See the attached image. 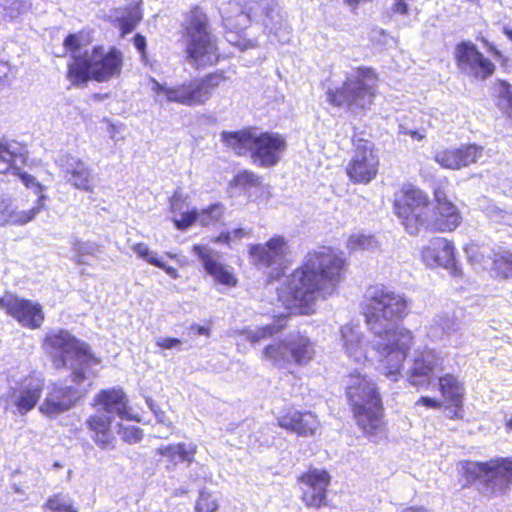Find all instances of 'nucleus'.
I'll use <instances>...</instances> for the list:
<instances>
[{"instance_id":"obj_54","label":"nucleus","mask_w":512,"mask_h":512,"mask_svg":"<svg viewBox=\"0 0 512 512\" xmlns=\"http://www.w3.org/2000/svg\"><path fill=\"white\" fill-rule=\"evenodd\" d=\"M133 43L138 52L145 57L146 56V38L142 34H136L133 38Z\"/></svg>"},{"instance_id":"obj_43","label":"nucleus","mask_w":512,"mask_h":512,"mask_svg":"<svg viewBox=\"0 0 512 512\" xmlns=\"http://www.w3.org/2000/svg\"><path fill=\"white\" fill-rule=\"evenodd\" d=\"M142 15L140 12L130 13L128 16L118 17L113 22L120 29L121 36L131 33L140 23Z\"/></svg>"},{"instance_id":"obj_1","label":"nucleus","mask_w":512,"mask_h":512,"mask_svg":"<svg viewBox=\"0 0 512 512\" xmlns=\"http://www.w3.org/2000/svg\"><path fill=\"white\" fill-rule=\"evenodd\" d=\"M361 313L369 330L380 338L374 349L382 373L390 380L397 381L415 338L408 328L391 326L408 316L407 298L388 286L371 285L364 294Z\"/></svg>"},{"instance_id":"obj_62","label":"nucleus","mask_w":512,"mask_h":512,"mask_svg":"<svg viewBox=\"0 0 512 512\" xmlns=\"http://www.w3.org/2000/svg\"><path fill=\"white\" fill-rule=\"evenodd\" d=\"M505 428L507 431H512V416L505 421Z\"/></svg>"},{"instance_id":"obj_9","label":"nucleus","mask_w":512,"mask_h":512,"mask_svg":"<svg viewBox=\"0 0 512 512\" xmlns=\"http://www.w3.org/2000/svg\"><path fill=\"white\" fill-rule=\"evenodd\" d=\"M86 378L85 371L76 368L65 381L51 382L38 407L39 412L48 418H55L74 408L88 394V390L82 386Z\"/></svg>"},{"instance_id":"obj_39","label":"nucleus","mask_w":512,"mask_h":512,"mask_svg":"<svg viewBox=\"0 0 512 512\" xmlns=\"http://www.w3.org/2000/svg\"><path fill=\"white\" fill-rule=\"evenodd\" d=\"M11 173L17 176L27 189H32L33 192L38 195L36 205L34 207H39L40 213L44 209L45 201L47 199L46 195L44 194L45 186L40 183L33 175L23 171L18 166L14 168Z\"/></svg>"},{"instance_id":"obj_40","label":"nucleus","mask_w":512,"mask_h":512,"mask_svg":"<svg viewBox=\"0 0 512 512\" xmlns=\"http://www.w3.org/2000/svg\"><path fill=\"white\" fill-rule=\"evenodd\" d=\"M3 19L14 21L26 12L25 0H0Z\"/></svg>"},{"instance_id":"obj_10","label":"nucleus","mask_w":512,"mask_h":512,"mask_svg":"<svg viewBox=\"0 0 512 512\" xmlns=\"http://www.w3.org/2000/svg\"><path fill=\"white\" fill-rule=\"evenodd\" d=\"M430 204L425 191L414 184L405 183L394 193L392 209L404 230L416 236L423 230Z\"/></svg>"},{"instance_id":"obj_15","label":"nucleus","mask_w":512,"mask_h":512,"mask_svg":"<svg viewBox=\"0 0 512 512\" xmlns=\"http://www.w3.org/2000/svg\"><path fill=\"white\" fill-rule=\"evenodd\" d=\"M0 310L16 320L20 326L31 330L41 328L45 320V313L40 303L10 291H5L0 296Z\"/></svg>"},{"instance_id":"obj_51","label":"nucleus","mask_w":512,"mask_h":512,"mask_svg":"<svg viewBox=\"0 0 512 512\" xmlns=\"http://www.w3.org/2000/svg\"><path fill=\"white\" fill-rule=\"evenodd\" d=\"M415 404L429 409H439L442 407V401L429 396H421Z\"/></svg>"},{"instance_id":"obj_12","label":"nucleus","mask_w":512,"mask_h":512,"mask_svg":"<svg viewBox=\"0 0 512 512\" xmlns=\"http://www.w3.org/2000/svg\"><path fill=\"white\" fill-rule=\"evenodd\" d=\"M463 223L458 205L452 201L442 186L433 189V205L428 208L423 230L428 233H453Z\"/></svg>"},{"instance_id":"obj_37","label":"nucleus","mask_w":512,"mask_h":512,"mask_svg":"<svg viewBox=\"0 0 512 512\" xmlns=\"http://www.w3.org/2000/svg\"><path fill=\"white\" fill-rule=\"evenodd\" d=\"M485 462H473L464 460L460 463V475L464 481L463 488L471 486L481 477H483L487 485V468L484 467Z\"/></svg>"},{"instance_id":"obj_63","label":"nucleus","mask_w":512,"mask_h":512,"mask_svg":"<svg viewBox=\"0 0 512 512\" xmlns=\"http://www.w3.org/2000/svg\"><path fill=\"white\" fill-rule=\"evenodd\" d=\"M197 332H198L199 334H203L204 332H206V329H205L204 327H199V328L197 329Z\"/></svg>"},{"instance_id":"obj_13","label":"nucleus","mask_w":512,"mask_h":512,"mask_svg":"<svg viewBox=\"0 0 512 512\" xmlns=\"http://www.w3.org/2000/svg\"><path fill=\"white\" fill-rule=\"evenodd\" d=\"M380 159L374 144L367 139L353 140L351 156L345 166V173L353 184L367 185L379 171Z\"/></svg>"},{"instance_id":"obj_36","label":"nucleus","mask_w":512,"mask_h":512,"mask_svg":"<svg viewBox=\"0 0 512 512\" xmlns=\"http://www.w3.org/2000/svg\"><path fill=\"white\" fill-rule=\"evenodd\" d=\"M229 186L249 194L251 190H261L264 188L262 177L248 169L238 171L230 180Z\"/></svg>"},{"instance_id":"obj_22","label":"nucleus","mask_w":512,"mask_h":512,"mask_svg":"<svg viewBox=\"0 0 512 512\" xmlns=\"http://www.w3.org/2000/svg\"><path fill=\"white\" fill-rule=\"evenodd\" d=\"M191 252L201 261L205 272L216 284L226 288H234L238 285V278L233 268L215 258L213 250L207 245L194 244Z\"/></svg>"},{"instance_id":"obj_53","label":"nucleus","mask_w":512,"mask_h":512,"mask_svg":"<svg viewBox=\"0 0 512 512\" xmlns=\"http://www.w3.org/2000/svg\"><path fill=\"white\" fill-rule=\"evenodd\" d=\"M409 0H394L392 4V12L399 15H407L409 12Z\"/></svg>"},{"instance_id":"obj_19","label":"nucleus","mask_w":512,"mask_h":512,"mask_svg":"<svg viewBox=\"0 0 512 512\" xmlns=\"http://www.w3.org/2000/svg\"><path fill=\"white\" fill-rule=\"evenodd\" d=\"M297 482L306 487L302 501L309 508L319 509L327 505V492L331 475L325 469L309 468L297 477Z\"/></svg>"},{"instance_id":"obj_32","label":"nucleus","mask_w":512,"mask_h":512,"mask_svg":"<svg viewBox=\"0 0 512 512\" xmlns=\"http://www.w3.org/2000/svg\"><path fill=\"white\" fill-rule=\"evenodd\" d=\"M155 453L167 462V467H176L179 463L194 461L197 453V446L194 444H185L183 442L177 444L162 445L155 450Z\"/></svg>"},{"instance_id":"obj_24","label":"nucleus","mask_w":512,"mask_h":512,"mask_svg":"<svg viewBox=\"0 0 512 512\" xmlns=\"http://www.w3.org/2000/svg\"><path fill=\"white\" fill-rule=\"evenodd\" d=\"M437 387L446 403L445 408L451 409L450 419L462 420L464 417V385L452 373H445L438 377Z\"/></svg>"},{"instance_id":"obj_45","label":"nucleus","mask_w":512,"mask_h":512,"mask_svg":"<svg viewBox=\"0 0 512 512\" xmlns=\"http://www.w3.org/2000/svg\"><path fill=\"white\" fill-rule=\"evenodd\" d=\"M218 509V503L211 492L202 489L195 503V512H215Z\"/></svg>"},{"instance_id":"obj_2","label":"nucleus","mask_w":512,"mask_h":512,"mask_svg":"<svg viewBox=\"0 0 512 512\" xmlns=\"http://www.w3.org/2000/svg\"><path fill=\"white\" fill-rule=\"evenodd\" d=\"M348 267L345 254L333 246L310 250L278 289V299L296 314L311 315L319 297L326 299L336 292Z\"/></svg>"},{"instance_id":"obj_27","label":"nucleus","mask_w":512,"mask_h":512,"mask_svg":"<svg viewBox=\"0 0 512 512\" xmlns=\"http://www.w3.org/2000/svg\"><path fill=\"white\" fill-rule=\"evenodd\" d=\"M39 214V207L20 209L13 198L4 197L0 199V226L22 227L32 222Z\"/></svg>"},{"instance_id":"obj_38","label":"nucleus","mask_w":512,"mask_h":512,"mask_svg":"<svg viewBox=\"0 0 512 512\" xmlns=\"http://www.w3.org/2000/svg\"><path fill=\"white\" fill-rule=\"evenodd\" d=\"M287 323L288 315H277L273 318V322L271 324L258 327L253 333H251L249 336V341L255 343L271 338L274 335L282 332L287 327Z\"/></svg>"},{"instance_id":"obj_57","label":"nucleus","mask_w":512,"mask_h":512,"mask_svg":"<svg viewBox=\"0 0 512 512\" xmlns=\"http://www.w3.org/2000/svg\"><path fill=\"white\" fill-rule=\"evenodd\" d=\"M344 1L348 6H350L352 8H357L360 4L369 2L370 0H344Z\"/></svg>"},{"instance_id":"obj_4","label":"nucleus","mask_w":512,"mask_h":512,"mask_svg":"<svg viewBox=\"0 0 512 512\" xmlns=\"http://www.w3.org/2000/svg\"><path fill=\"white\" fill-rule=\"evenodd\" d=\"M180 34L186 58L196 70L214 66L221 60L210 17L200 5H191L183 13Z\"/></svg>"},{"instance_id":"obj_31","label":"nucleus","mask_w":512,"mask_h":512,"mask_svg":"<svg viewBox=\"0 0 512 512\" xmlns=\"http://www.w3.org/2000/svg\"><path fill=\"white\" fill-rule=\"evenodd\" d=\"M256 134L253 127L243 128L237 131H223L220 134L223 144L232 150L237 156H244L254 144Z\"/></svg>"},{"instance_id":"obj_44","label":"nucleus","mask_w":512,"mask_h":512,"mask_svg":"<svg viewBox=\"0 0 512 512\" xmlns=\"http://www.w3.org/2000/svg\"><path fill=\"white\" fill-rule=\"evenodd\" d=\"M376 240L372 235L352 234L347 240V247L352 250H366L373 248Z\"/></svg>"},{"instance_id":"obj_14","label":"nucleus","mask_w":512,"mask_h":512,"mask_svg":"<svg viewBox=\"0 0 512 512\" xmlns=\"http://www.w3.org/2000/svg\"><path fill=\"white\" fill-rule=\"evenodd\" d=\"M455 243L441 236L432 237L427 244L420 249V260L430 268H443L449 271L454 278L463 277V269L457 261Z\"/></svg>"},{"instance_id":"obj_6","label":"nucleus","mask_w":512,"mask_h":512,"mask_svg":"<svg viewBox=\"0 0 512 512\" xmlns=\"http://www.w3.org/2000/svg\"><path fill=\"white\" fill-rule=\"evenodd\" d=\"M379 74L370 66L354 67L338 87L326 91L327 102L337 108L366 110L378 93Z\"/></svg>"},{"instance_id":"obj_42","label":"nucleus","mask_w":512,"mask_h":512,"mask_svg":"<svg viewBox=\"0 0 512 512\" xmlns=\"http://www.w3.org/2000/svg\"><path fill=\"white\" fill-rule=\"evenodd\" d=\"M342 337L346 353L350 356L356 355L357 351L362 352L361 336L353 331L352 327H344L342 329Z\"/></svg>"},{"instance_id":"obj_26","label":"nucleus","mask_w":512,"mask_h":512,"mask_svg":"<svg viewBox=\"0 0 512 512\" xmlns=\"http://www.w3.org/2000/svg\"><path fill=\"white\" fill-rule=\"evenodd\" d=\"M436 368L442 369V358L431 348L420 351L413 359L409 371V383L412 386L427 385Z\"/></svg>"},{"instance_id":"obj_16","label":"nucleus","mask_w":512,"mask_h":512,"mask_svg":"<svg viewBox=\"0 0 512 512\" xmlns=\"http://www.w3.org/2000/svg\"><path fill=\"white\" fill-rule=\"evenodd\" d=\"M288 241L282 235H274L263 244H251L248 247V254L253 264L258 267L270 268L278 264L275 274L269 276L270 280H277L284 276L288 265L283 264L288 253Z\"/></svg>"},{"instance_id":"obj_49","label":"nucleus","mask_w":512,"mask_h":512,"mask_svg":"<svg viewBox=\"0 0 512 512\" xmlns=\"http://www.w3.org/2000/svg\"><path fill=\"white\" fill-rule=\"evenodd\" d=\"M132 250L138 257L146 260L149 264L151 259H159L155 253L150 251V248L146 243L138 242L133 245Z\"/></svg>"},{"instance_id":"obj_23","label":"nucleus","mask_w":512,"mask_h":512,"mask_svg":"<svg viewBox=\"0 0 512 512\" xmlns=\"http://www.w3.org/2000/svg\"><path fill=\"white\" fill-rule=\"evenodd\" d=\"M277 425L298 437H314L320 428V420L310 410L288 408L278 418Z\"/></svg>"},{"instance_id":"obj_30","label":"nucleus","mask_w":512,"mask_h":512,"mask_svg":"<svg viewBox=\"0 0 512 512\" xmlns=\"http://www.w3.org/2000/svg\"><path fill=\"white\" fill-rule=\"evenodd\" d=\"M487 486L499 485L508 488L512 482V457H496L486 461Z\"/></svg>"},{"instance_id":"obj_21","label":"nucleus","mask_w":512,"mask_h":512,"mask_svg":"<svg viewBox=\"0 0 512 512\" xmlns=\"http://www.w3.org/2000/svg\"><path fill=\"white\" fill-rule=\"evenodd\" d=\"M483 154V146L466 143L441 149L435 154L434 160L444 169L458 171L478 163Z\"/></svg>"},{"instance_id":"obj_28","label":"nucleus","mask_w":512,"mask_h":512,"mask_svg":"<svg viewBox=\"0 0 512 512\" xmlns=\"http://www.w3.org/2000/svg\"><path fill=\"white\" fill-rule=\"evenodd\" d=\"M127 397L121 388H107L98 391L91 401V406L101 409L100 413L112 415L121 414L127 407Z\"/></svg>"},{"instance_id":"obj_3","label":"nucleus","mask_w":512,"mask_h":512,"mask_svg":"<svg viewBox=\"0 0 512 512\" xmlns=\"http://www.w3.org/2000/svg\"><path fill=\"white\" fill-rule=\"evenodd\" d=\"M345 397L352 418L367 438L385 430V407L377 383L367 374L353 371L347 375Z\"/></svg>"},{"instance_id":"obj_52","label":"nucleus","mask_w":512,"mask_h":512,"mask_svg":"<svg viewBox=\"0 0 512 512\" xmlns=\"http://www.w3.org/2000/svg\"><path fill=\"white\" fill-rule=\"evenodd\" d=\"M182 341L175 337L161 338L156 342V345L161 349H172L178 347Z\"/></svg>"},{"instance_id":"obj_11","label":"nucleus","mask_w":512,"mask_h":512,"mask_svg":"<svg viewBox=\"0 0 512 512\" xmlns=\"http://www.w3.org/2000/svg\"><path fill=\"white\" fill-rule=\"evenodd\" d=\"M263 360L273 367L286 369L291 365H307L315 355L313 342L302 333H295L288 338L278 339L262 349Z\"/></svg>"},{"instance_id":"obj_8","label":"nucleus","mask_w":512,"mask_h":512,"mask_svg":"<svg viewBox=\"0 0 512 512\" xmlns=\"http://www.w3.org/2000/svg\"><path fill=\"white\" fill-rule=\"evenodd\" d=\"M41 345L56 371L67 368L69 356L80 360L85 365H97L101 362L100 358L92 352L89 344L66 329L47 332Z\"/></svg>"},{"instance_id":"obj_46","label":"nucleus","mask_w":512,"mask_h":512,"mask_svg":"<svg viewBox=\"0 0 512 512\" xmlns=\"http://www.w3.org/2000/svg\"><path fill=\"white\" fill-rule=\"evenodd\" d=\"M46 510L52 512H77L60 494H55L47 499L44 504Z\"/></svg>"},{"instance_id":"obj_60","label":"nucleus","mask_w":512,"mask_h":512,"mask_svg":"<svg viewBox=\"0 0 512 512\" xmlns=\"http://www.w3.org/2000/svg\"><path fill=\"white\" fill-rule=\"evenodd\" d=\"M502 31L504 35L512 42V28L505 26L503 27Z\"/></svg>"},{"instance_id":"obj_7","label":"nucleus","mask_w":512,"mask_h":512,"mask_svg":"<svg viewBox=\"0 0 512 512\" xmlns=\"http://www.w3.org/2000/svg\"><path fill=\"white\" fill-rule=\"evenodd\" d=\"M226 79L224 71L217 70L203 76L192 77L174 86H167L151 79V89L155 95H163L168 103L199 107L204 106L211 99L214 91Z\"/></svg>"},{"instance_id":"obj_48","label":"nucleus","mask_w":512,"mask_h":512,"mask_svg":"<svg viewBox=\"0 0 512 512\" xmlns=\"http://www.w3.org/2000/svg\"><path fill=\"white\" fill-rule=\"evenodd\" d=\"M143 438V432L139 427L130 426L124 429L122 439L128 444H134Z\"/></svg>"},{"instance_id":"obj_5","label":"nucleus","mask_w":512,"mask_h":512,"mask_svg":"<svg viewBox=\"0 0 512 512\" xmlns=\"http://www.w3.org/2000/svg\"><path fill=\"white\" fill-rule=\"evenodd\" d=\"M124 67V54L111 46L105 50L102 45H95L90 53L74 56L67 64L66 77L74 85H84L93 80L108 82L121 76Z\"/></svg>"},{"instance_id":"obj_56","label":"nucleus","mask_w":512,"mask_h":512,"mask_svg":"<svg viewBox=\"0 0 512 512\" xmlns=\"http://www.w3.org/2000/svg\"><path fill=\"white\" fill-rule=\"evenodd\" d=\"M481 42L485 45L488 52H490L495 58L501 59L503 57L502 52L497 49L494 44L488 42L486 39H482Z\"/></svg>"},{"instance_id":"obj_59","label":"nucleus","mask_w":512,"mask_h":512,"mask_svg":"<svg viewBox=\"0 0 512 512\" xmlns=\"http://www.w3.org/2000/svg\"><path fill=\"white\" fill-rule=\"evenodd\" d=\"M402 512H426L422 507H407Z\"/></svg>"},{"instance_id":"obj_41","label":"nucleus","mask_w":512,"mask_h":512,"mask_svg":"<svg viewBox=\"0 0 512 512\" xmlns=\"http://www.w3.org/2000/svg\"><path fill=\"white\" fill-rule=\"evenodd\" d=\"M22 155L12 149L8 141L0 140V165L5 164L6 168L0 170L1 174L11 173L16 168V161Z\"/></svg>"},{"instance_id":"obj_47","label":"nucleus","mask_w":512,"mask_h":512,"mask_svg":"<svg viewBox=\"0 0 512 512\" xmlns=\"http://www.w3.org/2000/svg\"><path fill=\"white\" fill-rule=\"evenodd\" d=\"M198 215L195 209L186 211L181 215L180 219H174V225L178 230L184 231L196 222Z\"/></svg>"},{"instance_id":"obj_20","label":"nucleus","mask_w":512,"mask_h":512,"mask_svg":"<svg viewBox=\"0 0 512 512\" xmlns=\"http://www.w3.org/2000/svg\"><path fill=\"white\" fill-rule=\"evenodd\" d=\"M286 149L287 142L283 135L276 132H262L256 134L251 149V159L259 167L270 168L279 162Z\"/></svg>"},{"instance_id":"obj_58","label":"nucleus","mask_w":512,"mask_h":512,"mask_svg":"<svg viewBox=\"0 0 512 512\" xmlns=\"http://www.w3.org/2000/svg\"><path fill=\"white\" fill-rule=\"evenodd\" d=\"M231 233L237 238H243L247 235L246 231L242 228H236Z\"/></svg>"},{"instance_id":"obj_29","label":"nucleus","mask_w":512,"mask_h":512,"mask_svg":"<svg viewBox=\"0 0 512 512\" xmlns=\"http://www.w3.org/2000/svg\"><path fill=\"white\" fill-rule=\"evenodd\" d=\"M62 171L68 184L85 192L92 191V175L82 160L68 157Z\"/></svg>"},{"instance_id":"obj_33","label":"nucleus","mask_w":512,"mask_h":512,"mask_svg":"<svg viewBox=\"0 0 512 512\" xmlns=\"http://www.w3.org/2000/svg\"><path fill=\"white\" fill-rule=\"evenodd\" d=\"M497 108L512 126V85L504 79H496L491 86Z\"/></svg>"},{"instance_id":"obj_50","label":"nucleus","mask_w":512,"mask_h":512,"mask_svg":"<svg viewBox=\"0 0 512 512\" xmlns=\"http://www.w3.org/2000/svg\"><path fill=\"white\" fill-rule=\"evenodd\" d=\"M150 264L157 267V268H160L162 269L163 271H165V273L170 276L172 279H177L179 278V272L178 270L175 268V267H172V266H169V265H166L163 261H161L160 259H151L150 260Z\"/></svg>"},{"instance_id":"obj_18","label":"nucleus","mask_w":512,"mask_h":512,"mask_svg":"<svg viewBox=\"0 0 512 512\" xmlns=\"http://www.w3.org/2000/svg\"><path fill=\"white\" fill-rule=\"evenodd\" d=\"M45 387V378L40 372L31 371L23 376L13 388L6 401L11 400L18 414L24 416L32 411L40 401Z\"/></svg>"},{"instance_id":"obj_61","label":"nucleus","mask_w":512,"mask_h":512,"mask_svg":"<svg viewBox=\"0 0 512 512\" xmlns=\"http://www.w3.org/2000/svg\"><path fill=\"white\" fill-rule=\"evenodd\" d=\"M218 207H219V205H216V204L211 205V206H209L208 208L203 209V210H202V214L210 215V214H211V213H212L216 208H218Z\"/></svg>"},{"instance_id":"obj_35","label":"nucleus","mask_w":512,"mask_h":512,"mask_svg":"<svg viewBox=\"0 0 512 512\" xmlns=\"http://www.w3.org/2000/svg\"><path fill=\"white\" fill-rule=\"evenodd\" d=\"M93 42L92 30L89 28H83L77 32L69 33L63 39V48L65 54L71 55L72 59L74 56H81L78 53L82 48H85Z\"/></svg>"},{"instance_id":"obj_25","label":"nucleus","mask_w":512,"mask_h":512,"mask_svg":"<svg viewBox=\"0 0 512 512\" xmlns=\"http://www.w3.org/2000/svg\"><path fill=\"white\" fill-rule=\"evenodd\" d=\"M113 421L112 415L100 413V411L91 413L85 418L84 427L91 440L100 449H112L115 446Z\"/></svg>"},{"instance_id":"obj_34","label":"nucleus","mask_w":512,"mask_h":512,"mask_svg":"<svg viewBox=\"0 0 512 512\" xmlns=\"http://www.w3.org/2000/svg\"><path fill=\"white\" fill-rule=\"evenodd\" d=\"M491 276L495 279L512 278V252L509 250L494 251L491 255Z\"/></svg>"},{"instance_id":"obj_55","label":"nucleus","mask_w":512,"mask_h":512,"mask_svg":"<svg viewBox=\"0 0 512 512\" xmlns=\"http://www.w3.org/2000/svg\"><path fill=\"white\" fill-rule=\"evenodd\" d=\"M232 240V233L230 231H222L219 235L211 239L212 243L230 245Z\"/></svg>"},{"instance_id":"obj_17","label":"nucleus","mask_w":512,"mask_h":512,"mask_svg":"<svg viewBox=\"0 0 512 512\" xmlns=\"http://www.w3.org/2000/svg\"><path fill=\"white\" fill-rule=\"evenodd\" d=\"M454 60L459 70L468 72L477 80L485 81L496 71V65L470 41H461L456 44Z\"/></svg>"}]
</instances>
